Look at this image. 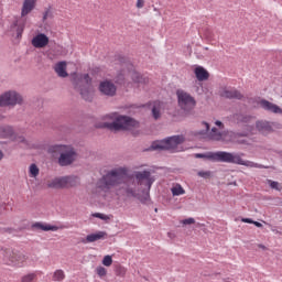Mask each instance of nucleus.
Here are the masks:
<instances>
[{
    "instance_id": "nucleus-1",
    "label": "nucleus",
    "mask_w": 282,
    "mask_h": 282,
    "mask_svg": "<svg viewBox=\"0 0 282 282\" xmlns=\"http://www.w3.org/2000/svg\"><path fill=\"white\" fill-rule=\"evenodd\" d=\"M243 153L216 151L206 153H196L194 158L197 160H209V162H221L225 164H237L238 166H247L248 169H269L263 164L254 163L252 161L242 160Z\"/></svg>"
},
{
    "instance_id": "nucleus-2",
    "label": "nucleus",
    "mask_w": 282,
    "mask_h": 282,
    "mask_svg": "<svg viewBox=\"0 0 282 282\" xmlns=\"http://www.w3.org/2000/svg\"><path fill=\"white\" fill-rule=\"evenodd\" d=\"M112 122H102L98 126L99 129H109L110 131H127V129H133L138 127V121L133 117H129L127 115H118L115 112L112 115H108Z\"/></svg>"
},
{
    "instance_id": "nucleus-3",
    "label": "nucleus",
    "mask_w": 282,
    "mask_h": 282,
    "mask_svg": "<svg viewBox=\"0 0 282 282\" xmlns=\"http://www.w3.org/2000/svg\"><path fill=\"white\" fill-rule=\"evenodd\" d=\"M129 171L127 167H117L108 171L98 181V188L101 191H111L116 186H120L124 177H127Z\"/></svg>"
},
{
    "instance_id": "nucleus-4",
    "label": "nucleus",
    "mask_w": 282,
    "mask_h": 282,
    "mask_svg": "<svg viewBox=\"0 0 282 282\" xmlns=\"http://www.w3.org/2000/svg\"><path fill=\"white\" fill-rule=\"evenodd\" d=\"M47 153L51 155H59L57 159V164L61 166H72V163L76 162V158H78V152H76L74 148H69L66 144L50 145Z\"/></svg>"
},
{
    "instance_id": "nucleus-5",
    "label": "nucleus",
    "mask_w": 282,
    "mask_h": 282,
    "mask_svg": "<svg viewBox=\"0 0 282 282\" xmlns=\"http://www.w3.org/2000/svg\"><path fill=\"white\" fill-rule=\"evenodd\" d=\"M185 140L184 135L180 134L167 137L162 140L153 141L144 151H173V149H177L178 144H184Z\"/></svg>"
},
{
    "instance_id": "nucleus-6",
    "label": "nucleus",
    "mask_w": 282,
    "mask_h": 282,
    "mask_svg": "<svg viewBox=\"0 0 282 282\" xmlns=\"http://www.w3.org/2000/svg\"><path fill=\"white\" fill-rule=\"evenodd\" d=\"M78 186V177L77 176H62L55 177L50 183H47V188H74Z\"/></svg>"
},
{
    "instance_id": "nucleus-7",
    "label": "nucleus",
    "mask_w": 282,
    "mask_h": 282,
    "mask_svg": "<svg viewBox=\"0 0 282 282\" xmlns=\"http://www.w3.org/2000/svg\"><path fill=\"white\" fill-rule=\"evenodd\" d=\"M2 254L3 263L6 265H11L12 268H21L23 265V261H25V256L19 251L7 249Z\"/></svg>"
},
{
    "instance_id": "nucleus-8",
    "label": "nucleus",
    "mask_w": 282,
    "mask_h": 282,
    "mask_svg": "<svg viewBox=\"0 0 282 282\" xmlns=\"http://www.w3.org/2000/svg\"><path fill=\"white\" fill-rule=\"evenodd\" d=\"M176 96H177L178 107L183 111H193V109H195V107H197V100H195V97H192L191 94H188L182 89H178L176 91Z\"/></svg>"
},
{
    "instance_id": "nucleus-9",
    "label": "nucleus",
    "mask_w": 282,
    "mask_h": 282,
    "mask_svg": "<svg viewBox=\"0 0 282 282\" xmlns=\"http://www.w3.org/2000/svg\"><path fill=\"white\" fill-rule=\"evenodd\" d=\"M23 105V97L17 90H8L0 96V107H17Z\"/></svg>"
},
{
    "instance_id": "nucleus-10",
    "label": "nucleus",
    "mask_w": 282,
    "mask_h": 282,
    "mask_svg": "<svg viewBox=\"0 0 282 282\" xmlns=\"http://www.w3.org/2000/svg\"><path fill=\"white\" fill-rule=\"evenodd\" d=\"M251 133H252V126H247L246 130L241 132L230 131L228 133L229 142H232V144H241L243 147H249L250 141L246 138H250Z\"/></svg>"
},
{
    "instance_id": "nucleus-11",
    "label": "nucleus",
    "mask_w": 282,
    "mask_h": 282,
    "mask_svg": "<svg viewBox=\"0 0 282 282\" xmlns=\"http://www.w3.org/2000/svg\"><path fill=\"white\" fill-rule=\"evenodd\" d=\"M122 191L127 197H134V199H139L141 204H147L149 199H151L149 191L143 189L141 195L138 194L134 187L129 186V184H126V187H122Z\"/></svg>"
},
{
    "instance_id": "nucleus-12",
    "label": "nucleus",
    "mask_w": 282,
    "mask_h": 282,
    "mask_svg": "<svg viewBox=\"0 0 282 282\" xmlns=\"http://www.w3.org/2000/svg\"><path fill=\"white\" fill-rule=\"evenodd\" d=\"M73 85L74 89L79 91L83 100H86V102H91V100H94V95H91V86L83 85V79H74Z\"/></svg>"
},
{
    "instance_id": "nucleus-13",
    "label": "nucleus",
    "mask_w": 282,
    "mask_h": 282,
    "mask_svg": "<svg viewBox=\"0 0 282 282\" xmlns=\"http://www.w3.org/2000/svg\"><path fill=\"white\" fill-rule=\"evenodd\" d=\"M98 90L100 91L101 96L113 98L118 91V87L111 80H104L100 82Z\"/></svg>"
},
{
    "instance_id": "nucleus-14",
    "label": "nucleus",
    "mask_w": 282,
    "mask_h": 282,
    "mask_svg": "<svg viewBox=\"0 0 282 282\" xmlns=\"http://www.w3.org/2000/svg\"><path fill=\"white\" fill-rule=\"evenodd\" d=\"M134 177L138 182V184H142V182H147L145 186L148 187V189L145 191H151V186H153V182H155V178L151 176V171L149 170H144L142 172L138 171L134 172Z\"/></svg>"
},
{
    "instance_id": "nucleus-15",
    "label": "nucleus",
    "mask_w": 282,
    "mask_h": 282,
    "mask_svg": "<svg viewBox=\"0 0 282 282\" xmlns=\"http://www.w3.org/2000/svg\"><path fill=\"white\" fill-rule=\"evenodd\" d=\"M33 47L37 50H42V47H46L50 44V37L45 33H39L31 41Z\"/></svg>"
},
{
    "instance_id": "nucleus-16",
    "label": "nucleus",
    "mask_w": 282,
    "mask_h": 282,
    "mask_svg": "<svg viewBox=\"0 0 282 282\" xmlns=\"http://www.w3.org/2000/svg\"><path fill=\"white\" fill-rule=\"evenodd\" d=\"M260 107L264 109V111H270V113H280L282 115L281 107L276 106L273 102H270L268 99L260 100Z\"/></svg>"
},
{
    "instance_id": "nucleus-17",
    "label": "nucleus",
    "mask_w": 282,
    "mask_h": 282,
    "mask_svg": "<svg viewBox=\"0 0 282 282\" xmlns=\"http://www.w3.org/2000/svg\"><path fill=\"white\" fill-rule=\"evenodd\" d=\"M221 98H227L228 100H242L243 99V95L241 94V91L237 90V89H224L220 93Z\"/></svg>"
},
{
    "instance_id": "nucleus-18",
    "label": "nucleus",
    "mask_w": 282,
    "mask_h": 282,
    "mask_svg": "<svg viewBox=\"0 0 282 282\" xmlns=\"http://www.w3.org/2000/svg\"><path fill=\"white\" fill-rule=\"evenodd\" d=\"M54 69L59 78H67L69 76V73H67V62L65 61L58 62Z\"/></svg>"
},
{
    "instance_id": "nucleus-19",
    "label": "nucleus",
    "mask_w": 282,
    "mask_h": 282,
    "mask_svg": "<svg viewBox=\"0 0 282 282\" xmlns=\"http://www.w3.org/2000/svg\"><path fill=\"white\" fill-rule=\"evenodd\" d=\"M194 74L199 83H204V80H208V78H210V74L206 68H204V66H197L194 69Z\"/></svg>"
},
{
    "instance_id": "nucleus-20",
    "label": "nucleus",
    "mask_w": 282,
    "mask_h": 282,
    "mask_svg": "<svg viewBox=\"0 0 282 282\" xmlns=\"http://www.w3.org/2000/svg\"><path fill=\"white\" fill-rule=\"evenodd\" d=\"M104 237H107V231H97L86 236V239L83 240V243H94L95 241H100Z\"/></svg>"
},
{
    "instance_id": "nucleus-21",
    "label": "nucleus",
    "mask_w": 282,
    "mask_h": 282,
    "mask_svg": "<svg viewBox=\"0 0 282 282\" xmlns=\"http://www.w3.org/2000/svg\"><path fill=\"white\" fill-rule=\"evenodd\" d=\"M234 119L236 120L237 124H250L252 116L238 112L234 115Z\"/></svg>"
},
{
    "instance_id": "nucleus-22",
    "label": "nucleus",
    "mask_w": 282,
    "mask_h": 282,
    "mask_svg": "<svg viewBox=\"0 0 282 282\" xmlns=\"http://www.w3.org/2000/svg\"><path fill=\"white\" fill-rule=\"evenodd\" d=\"M36 2L34 0H24L23 7L21 10V17H26V14H30L32 10H34V6Z\"/></svg>"
},
{
    "instance_id": "nucleus-23",
    "label": "nucleus",
    "mask_w": 282,
    "mask_h": 282,
    "mask_svg": "<svg viewBox=\"0 0 282 282\" xmlns=\"http://www.w3.org/2000/svg\"><path fill=\"white\" fill-rule=\"evenodd\" d=\"M0 137L1 138H14V128L11 126L0 127Z\"/></svg>"
},
{
    "instance_id": "nucleus-24",
    "label": "nucleus",
    "mask_w": 282,
    "mask_h": 282,
    "mask_svg": "<svg viewBox=\"0 0 282 282\" xmlns=\"http://www.w3.org/2000/svg\"><path fill=\"white\" fill-rule=\"evenodd\" d=\"M223 133L217 128H212V131L209 132V139L215 140V142L221 141Z\"/></svg>"
},
{
    "instance_id": "nucleus-25",
    "label": "nucleus",
    "mask_w": 282,
    "mask_h": 282,
    "mask_svg": "<svg viewBox=\"0 0 282 282\" xmlns=\"http://www.w3.org/2000/svg\"><path fill=\"white\" fill-rule=\"evenodd\" d=\"M256 127L258 131H272V126L268 121H257Z\"/></svg>"
},
{
    "instance_id": "nucleus-26",
    "label": "nucleus",
    "mask_w": 282,
    "mask_h": 282,
    "mask_svg": "<svg viewBox=\"0 0 282 282\" xmlns=\"http://www.w3.org/2000/svg\"><path fill=\"white\" fill-rule=\"evenodd\" d=\"M11 28H17V39H21V36H23V31L25 30V25L19 24V21L15 20L11 24Z\"/></svg>"
},
{
    "instance_id": "nucleus-27",
    "label": "nucleus",
    "mask_w": 282,
    "mask_h": 282,
    "mask_svg": "<svg viewBox=\"0 0 282 282\" xmlns=\"http://www.w3.org/2000/svg\"><path fill=\"white\" fill-rule=\"evenodd\" d=\"M132 80H133V83H139V84H143V85H147V83H149V78L143 77L139 73H134Z\"/></svg>"
},
{
    "instance_id": "nucleus-28",
    "label": "nucleus",
    "mask_w": 282,
    "mask_h": 282,
    "mask_svg": "<svg viewBox=\"0 0 282 282\" xmlns=\"http://www.w3.org/2000/svg\"><path fill=\"white\" fill-rule=\"evenodd\" d=\"M184 193H186V191H184V187L180 184L172 188L173 197H180V195H184Z\"/></svg>"
},
{
    "instance_id": "nucleus-29",
    "label": "nucleus",
    "mask_w": 282,
    "mask_h": 282,
    "mask_svg": "<svg viewBox=\"0 0 282 282\" xmlns=\"http://www.w3.org/2000/svg\"><path fill=\"white\" fill-rule=\"evenodd\" d=\"M75 80H83V85H87V87H91V77L89 74H84L83 76L76 78Z\"/></svg>"
},
{
    "instance_id": "nucleus-30",
    "label": "nucleus",
    "mask_w": 282,
    "mask_h": 282,
    "mask_svg": "<svg viewBox=\"0 0 282 282\" xmlns=\"http://www.w3.org/2000/svg\"><path fill=\"white\" fill-rule=\"evenodd\" d=\"M50 230L52 232H56V230H58V226L56 225H50V224H43L42 225V231L43 232H50Z\"/></svg>"
},
{
    "instance_id": "nucleus-31",
    "label": "nucleus",
    "mask_w": 282,
    "mask_h": 282,
    "mask_svg": "<svg viewBox=\"0 0 282 282\" xmlns=\"http://www.w3.org/2000/svg\"><path fill=\"white\" fill-rule=\"evenodd\" d=\"M29 173H30V177H37L40 170L39 166L36 164H31L29 167Z\"/></svg>"
},
{
    "instance_id": "nucleus-32",
    "label": "nucleus",
    "mask_w": 282,
    "mask_h": 282,
    "mask_svg": "<svg viewBox=\"0 0 282 282\" xmlns=\"http://www.w3.org/2000/svg\"><path fill=\"white\" fill-rule=\"evenodd\" d=\"M65 279V272L63 270H56L53 274V281H63Z\"/></svg>"
},
{
    "instance_id": "nucleus-33",
    "label": "nucleus",
    "mask_w": 282,
    "mask_h": 282,
    "mask_svg": "<svg viewBox=\"0 0 282 282\" xmlns=\"http://www.w3.org/2000/svg\"><path fill=\"white\" fill-rule=\"evenodd\" d=\"M115 274L116 276H124V274H127V269L122 265H117L115 268Z\"/></svg>"
},
{
    "instance_id": "nucleus-34",
    "label": "nucleus",
    "mask_w": 282,
    "mask_h": 282,
    "mask_svg": "<svg viewBox=\"0 0 282 282\" xmlns=\"http://www.w3.org/2000/svg\"><path fill=\"white\" fill-rule=\"evenodd\" d=\"M198 177H203V180H208L213 175L210 171H199L197 172Z\"/></svg>"
},
{
    "instance_id": "nucleus-35",
    "label": "nucleus",
    "mask_w": 282,
    "mask_h": 282,
    "mask_svg": "<svg viewBox=\"0 0 282 282\" xmlns=\"http://www.w3.org/2000/svg\"><path fill=\"white\" fill-rule=\"evenodd\" d=\"M113 263V258L111 256H105L102 259V265H106V268H109Z\"/></svg>"
},
{
    "instance_id": "nucleus-36",
    "label": "nucleus",
    "mask_w": 282,
    "mask_h": 282,
    "mask_svg": "<svg viewBox=\"0 0 282 282\" xmlns=\"http://www.w3.org/2000/svg\"><path fill=\"white\" fill-rule=\"evenodd\" d=\"M34 279H36V274L35 273H29V274L22 276L21 281L22 282H32V281H34Z\"/></svg>"
},
{
    "instance_id": "nucleus-37",
    "label": "nucleus",
    "mask_w": 282,
    "mask_h": 282,
    "mask_svg": "<svg viewBox=\"0 0 282 282\" xmlns=\"http://www.w3.org/2000/svg\"><path fill=\"white\" fill-rule=\"evenodd\" d=\"M96 272L100 278L107 276V269L105 267H97Z\"/></svg>"
},
{
    "instance_id": "nucleus-38",
    "label": "nucleus",
    "mask_w": 282,
    "mask_h": 282,
    "mask_svg": "<svg viewBox=\"0 0 282 282\" xmlns=\"http://www.w3.org/2000/svg\"><path fill=\"white\" fill-rule=\"evenodd\" d=\"M203 124L205 126V130L198 131V135H206L210 131V124L206 121H203Z\"/></svg>"
},
{
    "instance_id": "nucleus-39",
    "label": "nucleus",
    "mask_w": 282,
    "mask_h": 282,
    "mask_svg": "<svg viewBox=\"0 0 282 282\" xmlns=\"http://www.w3.org/2000/svg\"><path fill=\"white\" fill-rule=\"evenodd\" d=\"M93 217H96L97 219H101L102 221H108L109 216L102 214V213H95L93 214Z\"/></svg>"
},
{
    "instance_id": "nucleus-40",
    "label": "nucleus",
    "mask_w": 282,
    "mask_h": 282,
    "mask_svg": "<svg viewBox=\"0 0 282 282\" xmlns=\"http://www.w3.org/2000/svg\"><path fill=\"white\" fill-rule=\"evenodd\" d=\"M152 116H153L154 120H160V117L162 116L160 113V110L155 106L152 108Z\"/></svg>"
},
{
    "instance_id": "nucleus-41",
    "label": "nucleus",
    "mask_w": 282,
    "mask_h": 282,
    "mask_svg": "<svg viewBox=\"0 0 282 282\" xmlns=\"http://www.w3.org/2000/svg\"><path fill=\"white\" fill-rule=\"evenodd\" d=\"M268 184L270 185V188H273L274 191H279V182L269 180Z\"/></svg>"
},
{
    "instance_id": "nucleus-42",
    "label": "nucleus",
    "mask_w": 282,
    "mask_h": 282,
    "mask_svg": "<svg viewBox=\"0 0 282 282\" xmlns=\"http://www.w3.org/2000/svg\"><path fill=\"white\" fill-rule=\"evenodd\" d=\"M183 226H191V224H195V218H186L182 220Z\"/></svg>"
},
{
    "instance_id": "nucleus-43",
    "label": "nucleus",
    "mask_w": 282,
    "mask_h": 282,
    "mask_svg": "<svg viewBox=\"0 0 282 282\" xmlns=\"http://www.w3.org/2000/svg\"><path fill=\"white\" fill-rule=\"evenodd\" d=\"M52 7H50L48 9L45 10V12L43 13V21H47L48 17H52Z\"/></svg>"
},
{
    "instance_id": "nucleus-44",
    "label": "nucleus",
    "mask_w": 282,
    "mask_h": 282,
    "mask_svg": "<svg viewBox=\"0 0 282 282\" xmlns=\"http://www.w3.org/2000/svg\"><path fill=\"white\" fill-rule=\"evenodd\" d=\"M19 142L21 144H24L25 147H30V141H28V139H25V137H23V135L19 137Z\"/></svg>"
},
{
    "instance_id": "nucleus-45",
    "label": "nucleus",
    "mask_w": 282,
    "mask_h": 282,
    "mask_svg": "<svg viewBox=\"0 0 282 282\" xmlns=\"http://www.w3.org/2000/svg\"><path fill=\"white\" fill-rule=\"evenodd\" d=\"M31 228L35 230H43V223H34Z\"/></svg>"
},
{
    "instance_id": "nucleus-46",
    "label": "nucleus",
    "mask_w": 282,
    "mask_h": 282,
    "mask_svg": "<svg viewBox=\"0 0 282 282\" xmlns=\"http://www.w3.org/2000/svg\"><path fill=\"white\" fill-rule=\"evenodd\" d=\"M137 8L140 10L144 8V0H137Z\"/></svg>"
},
{
    "instance_id": "nucleus-47",
    "label": "nucleus",
    "mask_w": 282,
    "mask_h": 282,
    "mask_svg": "<svg viewBox=\"0 0 282 282\" xmlns=\"http://www.w3.org/2000/svg\"><path fill=\"white\" fill-rule=\"evenodd\" d=\"M241 221L243 224H254V220H252V218H241Z\"/></svg>"
},
{
    "instance_id": "nucleus-48",
    "label": "nucleus",
    "mask_w": 282,
    "mask_h": 282,
    "mask_svg": "<svg viewBox=\"0 0 282 282\" xmlns=\"http://www.w3.org/2000/svg\"><path fill=\"white\" fill-rule=\"evenodd\" d=\"M215 124L216 127H219V129H224V122H221L220 120H216Z\"/></svg>"
},
{
    "instance_id": "nucleus-49",
    "label": "nucleus",
    "mask_w": 282,
    "mask_h": 282,
    "mask_svg": "<svg viewBox=\"0 0 282 282\" xmlns=\"http://www.w3.org/2000/svg\"><path fill=\"white\" fill-rule=\"evenodd\" d=\"M253 226H256V228H263V224H261L257 220H253Z\"/></svg>"
},
{
    "instance_id": "nucleus-50",
    "label": "nucleus",
    "mask_w": 282,
    "mask_h": 282,
    "mask_svg": "<svg viewBox=\"0 0 282 282\" xmlns=\"http://www.w3.org/2000/svg\"><path fill=\"white\" fill-rule=\"evenodd\" d=\"M3 151L2 150H0V162L3 160Z\"/></svg>"
},
{
    "instance_id": "nucleus-51",
    "label": "nucleus",
    "mask_w": 282,
    "mask_h": 282,
    "mask_svg": "<svg viewBox=\"0 0 282 282\" xmlns=\"http://www.w3.org/2000/svg\"><path fill=\"white\" fill-rule=\"evenodd\" d=\"M260 248H262L263 250H265V246H263V245H260Z\"/></svg>"
}]
</instances>
